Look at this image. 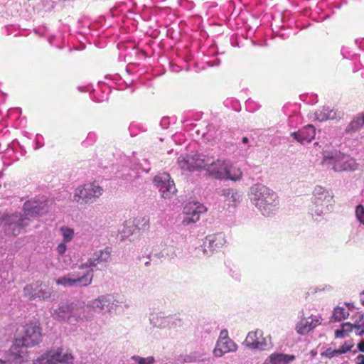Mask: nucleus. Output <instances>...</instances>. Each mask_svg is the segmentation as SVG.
<instances>
[{
  "label": "nucleus",
  "instance_id": "f257e3e1",
  "mask_svg": "<svg viewBox=\"0 0 364 364\" xmlns=\"http://www.w3.org/2000/svg\"><path fill=\"white\" fill-rule=\"evenodd\" d=\"M250 191L255 205L264 215H269L276 210L279 202L275 192L261 184L254 185Z\"/></svg>",
  "mask_w": 364,
  "mask_h": 364
},
{
  "label": "nucleus",
  "instance_id": "f03ea898",
  "mask_svg": "<svg viewBox=\"0 0 364 364\" xmlns=\"http://www.w3.org/2000/svg\"><path fill=\"white\" fill-rule=\"evenodd\" d=\"M232 166L230 163L225 159H213V163L207 171L209 175L217 179H230L232 181H237L242 178V172L240 169L235 170L232 173Z\"/></svg>",
  "mask_w": 364,
  "mask_h": 364
},
{
  "label": "nucleus",
  "instance_id": "7ed1b4c3",
  "mask_svg": "<svg viewBox=\"0 0 364 364\" xmlns=\"http://www.w3.org/2000/svg\"><path fill=\"white\" fill-rule=\"evenodd\" d=\"M74 356L69 349L59 347L50 350L39 357L34 364H73Z\"/></svg>",
  "mask_w": 364,
  "mask_h": 364
},
{
  "label": "nucleus",
  "instance_id": "20e7f679",
  "mask_svg": "<svg viewBox=\"0 0 364 364\" xmlns=\"http://www.w3.org/2000/svg\"><path fill=\"white\" fill-rule=\"evenodd\" d=\"M103 189L95 183H89L78 186L73 194V200L79 204L92 203L102 195Z\"/></svg>",
  "mask_w": 364,
  "mask_h": 364
},
{
  "label": "nucleus",
  "instance_id": "39448f33",
  "mask_svg": "<svg viewBox=\"0 0 364 364\" xmlns=\"http://www.w3.org/2000/svg\"><path fill=\"white\" fill-rule=\"evenodd\" d=\"M323 164L335 171H354L358 168V164L354 159L342 154L324 158Z\"/></svg>",
  "mask_w": 364,
  "mask_h": 364
},
{
  "label": "nucleus",
  "instance_id": "423d86ee",
  "mask_svg": "<svg viewBox=\"0 0 364 364\" xmlns=\"http://www.w3.org/2000/svg\"><path fill=\"white\" fill-rule=\"evenodd\" d=\"M93 279L92 270H89L82 275L75 272L69 273L67 275L61 277L55 280L58 285L64 287H87Z\"/></svg>",
  "mask_w": 364,
  "mask_h": 364
},
{
  "label": "nucleus",
  "instance_id": "0eeeda50",
  "mask_svg": "<svg viewBox=\"0 0 364 364\" xmlns=\"http://www.w3.org/2000/svg\"><path fill=\"white\" fill-rule=\"evenodd\" d=\"M42 340L41 328L39 325L30 323L25 327V333L21 339H16L14 346L33 347Z\"/></svg>",
  "mask_w": 364,
  "mask_h": 364
},
{
  "label": "nucleus",
  "instance_id": "6e6552de",
  "mask_svg": "<svg viewBox=\"0 0 364 364\" xmlns=\"http://www.w3.org/2000/svg\"><path fill=\"white\" fill-rule=\"evenodd\" d=\"M154 183L164 198H171L177 191L174 181L167 173H161L156 176Z\"/></svg>",
  "mask_w": 364,
  "mask_h": 364
},
{
  "label": "nucleus",
  "instance_id": "1a4fd4ad",
  "mask_svg": "<svg viewBox=\"0 0 364 364\" xmlns=\"http://www.w3.org/2000/svg\"><path fill=\"white\" fill-rule=\"evenodd\" d=\"M4 231L6 235L16 236L28 225L26 218L17 215H6L3 218Z\"/></svg>",
  "mask_w": 364,
  "mask_h": 364
},
{
  "label": "nucleus",
  "instance_id": "9d476101",
  "mask_svg": "<svg viewBox=\"0 0 364 364\" xmlns=\"http://www.w3.org/2000/svg\"><path fill=\"white\" fill-rule=\"evenodd\" d=\"M245 343L250 348L263 350L271 346V338L269 336H264V333L262 330L257 329L249 332L245 338Z\"/></svg>",
  "mask_w": 364,
  "mask_h": 364
},
{
  "label": "nucleus",
  "instance_id": "9b49d317",
  "mask_svg": "<svg viewBox=\"0 0 364 364\" xmlns=\"http://www.w3.org/2000/svg\"><path fill=\"white\" fill-rule=\"evenodd\" d=\"M42 284L43 283L41 281L26 284L23 289V296L30 300L48 299L50 296V293L43 289Z\"/></svg>",
  "mask_w": 364,
  "mask_h": 364
},
{
  "label": "nucleus",
  "instance_id": "f8f14e48",
  "mask_svg": "<svg viewBox=\"0 0 364 364\" xmlns=\"http://www.w3.org/2000/svg\"><path fill=\"white\" fill-rule=\"evenodd\" d=\"M205 210V208L198 203H188L183 209L185 217L183 220V224L188 225L197 222L200 219V214L204 213Z\"/></svg>",
  "mask_w": 364,
  "mask_h": 364
},
{
  "label": "nucleus",
  "instance_id": "ddd939ff",
  "mask_svg": "<svg viewBox=\"0 0 364 364\" xmlns=\"http://www.w3.org/2000/svg\"><path fill=\"white\" fill-rule=\"evenodd\" d=\"M112 248L106 247L104 250L95 252L92 257L90 258L85 264L80 265V269L95 267L100 263L108 262L111 258Z\"/></svg>",
  "mask_w": 364,
  "mask_h": 364
},
{
  "label": "nucleus",
  "instance_id": "4468645a",
  "mask_svg": "<svg viewBox=\"0 0 364 364\" xmlns=\"http://www.w3.org/2000/svg\"><path fill=\"white\" fill-rule=\"evenodd\" d=\"M320 316H311L302 318L296 326V331L300 335H305L321 323Z\"/></svg>",
  "mask_w": 364,
  "mask_h": 364
},
{
  "label": "nucleus",
  "instance_id": "2eb2a0df",
  "mask_svg": "<svg viewBox=\"0 0 364 364\" xmlns=\"http://www.w3.org/2000/svg\"><path fill=\"white\" fill-rule=\"evenodd\" d=\"M124 232L132 235L136 230H146L149 228V220L145 217L139 216L133 219L126 220L124 224Z\"/></svg>",
  "mask_w": 364,
  "mask_h": 364
},
{
  "label": "nucleus",
  "instance_id": "dca6fc26",
  "mask_svg": "<svg viewBox=\"0 0 364 364\" xmlns=\"http://www.w3.org/2000/svg\"><path fill=\"white\" fill-rule=\"evenodd\" d=\"M23 209L31 216H38L47 213L50 208L47 201H27L23 205Z\"/></svg>",
  "mask_w": 364,
  "mask_h": 364
},
{
  "label": "nucleus",
  "instance_id": "f3484780",
  "mask_svg": "<svg viewBox=\"0 0 364 364\" xmlns=\"http://www.w3.org/2000/svg\"><path fill=\"white\" fill-rule=\"evenodd\" d=\"M116 299L114 295L107 294L99 296L90 302V306L95 311H109Z\"/></svg>",
  "mask_w": 364,
  "mask_h": 364
},
{
  "label": "nucleus",
  "instance_id": "a211bd4d",
  "mask_svg": "<svg viewBox=\"0 0 364 364\" xmlns=\"http://www.w3.org/2000/svg\"><path fill=\"white\" fill-rule=\"evenodd\" d=\"M198 160V154H195L180 156L178 159V163L182 169L193 171L201 168Z\"/></svg>",
  "mask_w": 364,
  "mask_h": 364
},
{
  "label": "nucleus",
  "instance_id": "6ab92c4d",
  "mask_svg": "<svg viewBox=\"0 0 364 364\" xmlns=\"http://www.w3.org/2000/svg\"><path fill=\"white\" fill-rule=\"evenodd\" d=\"M316 130L314 126L309 124L297 132H293L291 136L299 142H311L315 137Z\"/></svg>",
  "mask_w": 364,
  "mask_h": 364
},
{
  "label": "nucleus",
  "instance_id": "aec40b11",
  "mask_svg": "<svg viewBox=\"0 0 364 364\" xmlns=\"http://www.w3.org/2000/svg\"><path fill=\"white\" fill-rule=\"evenodd\" d=\"M237 348L235 343L230 339L218 340L213 353L216 357H221L225 353L235 351Z\"/></svg>",
  "mask_w": 364,
  "mask_h": 364
},
{
  "label": "nucleus",
  "instance_id": "412c9836",
  "mask_svg": "<svg viewBox=\"0 0 364 364\" xmlns=\"http://www.w3.org/2000/svg\"><path fill=\"white\" fill-rule=\"evenodd\" d=\"M295 360L294 355L272 353L269 356L271 364H289Z\"/></svg>",
  "mask_w": 364,
  "mask_h": 364
},
{
  "label": "nucleus",
  "instance_id": "4be33fe9",
  "mask_svg": "<svg viewBox=\"0 0 364 364\" xmlns=\"http://www.w3.org/2000/svg\"><path fill=\"white\" fill-rule=\"evenodd\" d=\"M208 241L212 245L213 249L215 252L218 251L225 243V239L222 233H217L208 236Z\"/></svg>",
  "mask_w": 364,
  "mask_h": 364
},
{
  "label": "nucleus",
  "instance_id": "5701e85b",
  "mask_svg": "<svg viewBox=\"0 0 364 364\" xmlns=\"http://www.w3.org/2000/svg\"><path fill=\"white\" fill-rule=\"evenodd\" d=\"M72 311L73 307L71 305L65 304L55 310L53 316L58 319L65 320L70 316Z\"/></svg>",
  "mask_w": 364,
  "mask_h": 364
},
{
  "label": "nucleus",
  "instance_id": "b1692460",
  "mask_svg": "<svg viewBox=\"0 0 364 364\" xmlns=\"http://www.w3.org/2000/svg\"><path fill=\"white\" fill-rule=\"evenodd\" d=\"M364 126V112L358 114L347 127V132L359 130Z\"/></svg>",
  "mask_w": 364,
  "mask_h": 364
},
{
  "label": "nucleus",
  "instance_id": "393cba45",
  "mask_svg": "<svg viewBox=\"0 0 364 364\" xmlns=\"http://www.w3.org/2000/svg\"><path fill=\"white\" fill-rule=\"evenodd\" d=\"M353 326L359 328L357 325L353 326L350 323H344L341 324V328L335 331L336 338H343L349 336V333L353 331Z\"/></svg>",
  "mask_w": 364,
  "mask_h": 364
},
{
  "label": "nucleus",
  "instance_id": "a878e982",
  "mask_svg": "<svg viewBox=\"0 0 364 364\" xmlns=\"http://www.w3.org/2000/svg\"><path fill=\"white\" fill-rule=\"evenodd\" d=\"M349 316V312L343 307L337 306L334 309L332 318L334 321H341Z\"/></svg>",
  "mask_w": 364,
  "mask_h": 364
},
{
  "label": "nucleus",
  "instance_id": "bb28decb",
  "mask_svg": "<svg viewBox=\"0 0 364 364\" xmlns=\"http://www.w3.org/2000/svg\"><path fill=\"white\" fill-rule=\"evenodd\" d=\"M200 251L203 252V255L208 257L212 255L215 252L212 245L210 241H208V236L205 238L203 245L198 248V252Z\"/></svg>",
  "mask_w": 364,
  "mask_h": 364
},
{
  "label": "nucleus",
  "instance_id": "cd10ccee",
  "mask_svg": "<svg viewBox=\"0 0 364 364\" xmlns=\"http://www.w3.org/2000/svg\"><path fill=\"white\" fill-rule=\"evenodd\" d=\"M199 156V163L201 168H205L207 171V168H209L212 163H213V156L206 155L203 154H198Z\"/></svg>",
  "mask_w": 364,
  "mask_h": 364
},
{
  "label": "nucleus",
  "instance_id": "c85d7f7f",
  "mask_svg": "<svg viewBox=\"0 0 364 364\" xmlns=\"http://www.w3.org/2000/svg\"><path fill=\"white\" fill-rule=\"evenodd\" d=\"M336 113L332 110L323 109L322 111L316 112V116L319 121H326L328 119H333L335 117Z\"/></svg>",
  "mask_w": 364,
  "mask_h": 364
},
{
  "label": "nucleus",
  "instance_id": "c756f323",
  "mask_svg": "<svg viewBox=\"0 0 364 364\" xmlns=\"http://www.w3.org/2000/svg\"><path fill=\"white\" fill-rule=\"evenodd\" d=\"M314 196L318 199V200H321L322 199V196L321 195H324V199H326L327 198H328V201L330 202L331 200H333V196L330 194L328 193V191L324 190L322 187L321 186H318V187H316L314 191Z\"/></svg>",
  "mask_w": 364,
  "mask_h": 364
},
{
  "label": "nucleus",
  "instance_id": "7c9ffc66",
  "mask_svg": "<svg viewBox=\"0 0 364 364\" xmlns=\"http://www.w3.org/2000/svg\"><path fill=\"white\" fill-rule=\"evenodd\" d=\"M60 232L63 235V241L65 242H70L74 236V230L72 228L68 227H62Z\"/></svg>",
  "mask_w": 364,
  "mask_h": 364
},
{
  "label": "nucleus",
  "instance_id": "2f4dec72",
  "mask_svg": "<svg viewBox=\"0 0 364 364\" xmlns=\"http://www.w3.org/2000/svg\"><path fill=\"white\" fill-rule=\"evenodd\" d=\"M339 355H341L339 351V349L333 350L330 348H327L324 352L321 353V356H324L328 358H332Z\"/></svg>",
  "mask_w": 364,
  "mask_h": 364
},
{
  "label": "nucleus",
  "instance_id": "473e14b6",
  "mask_svg": "<svg viewBox=\"0 0 364 364\" xmlns=\"http://www.w3.org/2000/svg\"><path fill=\"white\" fill-rule=\"evenodd\" d=\"M355 215L359 222L364 225V206L358 205L355 209Z\"/></svg>",
  "mask_w": 364,
  "mask_h": 364
},
{
  "label": "nucleus",
  "instance_id": "72a5a7b5",
  "mask_svg": "<svg viewBox=\"0 0 364 364\" xmlns=\"http://www.w3.org/2000/svg\"><path fill=\"white\" fill-rule=\"evenodd\" d=\"M132 358L136 360L138 364H154V358L153 357L141 358L139 356H133Z\"/></svg>",
  "mask_w": 364,
  "mask_h": 364
},
{
  "label": "nucleus",
  "instance_id": "f704fd0d",
  "mask_svg": "<svg viewBox=\"0 0 364 364\" xmlns=\"http://www.w3.org/2000/svg\"><path fill=\"white\" fill-rule=\"evenodd\" d=\"M353 347V343L350 341H346L339 348V351L341 354L346 353L350 350H351V348Z\"/></svg>",
  "mask_w": 364,
  "mask_h": 364
},
{
  "label": "nucleus",
  "instance_id": "c9c22d12",
  "mask_svg": "<svg viewBox=\"0 0 364 364\" xmlns=\"http://www.w3.org/2000/svg\"><path fill=\"white\" fill-rule=\"evenodd\" d=\"M66 250V245L64 243H60L57 247V251L59 254L63 255Z\"/></svg>",
  "mask_w": 364,
  "mask_h": 364
},
{
  "label": "nucleus",
  "instance_id": "e433bc0d",
  "mask_svg": "<svg viewBox=\"0 0 364 364\" xmlns=\"http://www.w3.org/2000/svg\"><path fill=\"white\" fill-rule=\"evenodd\" d=\"M223 339H230L228 338V332L227 330H222L220 333V336L218 340H223Z\"/></svg>",
  "mask_w": 364,
  "mask_h": 364
},
{
  "label": "nucleus",
  "instance_id": "4c0bfd02",
  "mask_svg": "<svg viewBox=\"0 0 364 364\" xmlns=\"http://www.w3.org/2000/svg\"><path fill=\"white\" fill-rule=\"evenodd\" d=\"M357 348L359 351L364 353V338L358 343Z\"/></svg>",
  "mask_w": 364,
  "mask_h": 364
},
{
  "label": "nucleus",
  "instance_id": "58836bf2",
  "mask_svg": "<svg viewBox=\"0 0 364 364\" xmlns=\"http://www.w3.org/2000/svg\"><path fill=\"white\" fill-rule=\"evenodd\" d=\"M357 364H364V355L360 354L356 357Z\"/></svg>",
  "mask_w": 364,
  "mask_h": 364
},
{
  "label": "nucleus",
  "instance_id": "ea45409f",
  "mask_svg": "<svg viewBox=\"0 0 364 364\" xmlns=\"http://www.w3.org/2000/svg\"><path fill=\"white\" fill-rule=\"evenodd\" d=\"M360 301H361L362 304L364 306V291H363V293L360 295Z\"/></svg>",
  "mask_w": 364,
  "mask_h": 364
},
{
  "label": "nucleus",
  "instance_id": "a19ab883",
  "mask_svg": "<svg viewBox=\"0 0 364 364\" xmlns=\"http://www.w3.org/2000/svg\"><path fill=\"white\" fill-rule=\"evenodd\" d=\"M242 142H243V143L246 144V143H247V142H248V138H247V137H246V136H244V137L242 138Z\"/></svg>",
  "mask_w": 364,
  "mask_h": 364
},
{
  "label": "nucleus",
  "instance_id": "79ce46f5",
  "mask_svg": "<svg viewBox=\"0 0 364 364\" xmlns=\"http://www.w3.org/2000/svg\"><path fill=\"white\" fill-rule=\"evenodd\" d=\"M228 194L232 193V196H233L234 191H233V190H230V189H229V190H228Z\"/></svg>",
  "mask_w": 364,
  "mask_h": 364
},
{
  "label": "nucleus",
  "instance_id": "37998d69",
  "mask_svg": "<svg viewBox=\"0 0 364 364\" xmlns=\"http://www.w3.org/2000/svg\"><path fill=\"white\" fill-rule=\"evenodd\" d=\"M0 364H6V361L0 359Z\"/></svg>",
  "mask_w": 364,
  "mask_h": 364
},
{
  "label": "nucleus",
  "instance_id": "c03bdc74",
  "mask_svg": "<svg viewBox=\"0 0 364 364\" xmlns=\"http://www.w3.org/2000/svg\"><path fill=\"white\" fill-rule=\"evenodd\" d=\"M149 264H150V262H146L145 263V265H146V266H148V265H149Z\"/></svg>",
  "mask_w": 364,
  "mask_h": 364
},
{
  "label": "nucleus",
  "instance_id": "a18cd8bd",
  "mask_svg": "<svg viewBox=\"0 0 364 364\" xmlns=\"http://www.w3.org/2000/svg\"><path fill=\"white\" fill-rule=\"evenodd\" d=\"M263 364H268V363H263Z\"/></svg>",
  "mask_w": 364,
  "mask_h": 364
}]
</instances>
